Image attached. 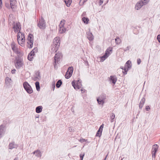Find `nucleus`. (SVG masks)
Listing matches in <instances>:
<instances>
[{"label": "nucleus", "instance_id": "nucleus-1", "mask_svg": "<svg viewBox=\"0 0 160 160\" xmlns=\"http://www.w3.org/2000/svg\"><path fill=\"white\" fill-rule=\"evenodd\" d=\"M60 44V38L59 37H56L54 38L53 44L52 45V51L53 52H56L58 49Z\"/></svg>", "mask_w": 160, "mask_h": 160}, {"label": "nucleus", "instance_id": "nucleus-2", "mask_svg": "<svg viewBox=\"0 0 160 160\" xmlns=\"http://www.w3.org/2000/svg\"><path fill=\"white\" fill-rule=\"evenodd\" d=\"M14 64L15 67L17 69L20 68L24 65L22 59L19 55L16 57L14 60Z\"/></svg>", "mask_w": 160, "mask_h": 160}, {"label": "nucleus", "instance_id": "nucleus-3", "mask_svg": "<svg viewBox=\"0 0 160 160\" xmlns=\"http://www.w3.org/2000/svg\"><path fill=\"white\" fill-rule=\"evenodd\" d=\"M17 41L18 44L21 46H22V44H23L25 42L24 34L23 33H22L20 31L18 33Z\"/></svg>", "mask_w": 160, "mask_h": 160}, {"label": "nucleus", "instance_id": "nucleus-4", "mask_svg": "<svg viewBox=\"0 0 160 160\" xmlns=\"http://www.w3.org/2000/svg\"><path fill=\"white\" fill-rule=\"evenodd\" d=\"M23 86L24 89L28 93L31 94L33 92V91L31 86L27 82L25 81L23 83Z\"/></svg>", "mask_w": 160, "mask_h": 160}, {"label": "nucleus", "instance_id": "nucleus-5", "mask_svg": "<svg viewBox=\"0 0 160 160\" xmlns=\"http://www.w3.org/2000/svg\"><path fill=\"white\" fill-rule=\"evenodd\" d=\"M27 40L28 42L27 47L31 48L32 47L33 43V36L32 34L29 33L28 35Z\"/></svg>", "mask_w": 160, "mask_h": 160}, {"label": "nucleus", "instance_id": "nucleus-6", "mask_svg": "<svg viewBox=\"0 0 160 160\" xmlns=\"http://www.w3.org/2000/svg\"><path fill=\"white\" fill-rule=\"evenodd\" d=\"M37 25L41 29L43 30L46 27V22L42 17L41 16L40 18L39 19Z\"/></svg>", "mask_w": 160, "mask_h": 160}, {"label": "nucleus", "instance_id": "nucleus-7", "mask_svg": "<svg viewBox=\"0 0 160 160\" xmlns=\"http://www.w3.org/2000/svg\"><path fill=\"white\" fill-rule=\"evenodd\" d=\"M72 85L75 89H79L82 86V81L80 79L76 81L74 80L72 81Z\"/></svg>", "mask_w": 160, "mask_h": 160}, {"label": "nucleus", "instance_id": "nucleus-8", "mask_svg": "<svg viewBox=\"0 0 160 160\" xmlns=\"http://www.w3.org/2000/svg\"><path fill=\"white\" fill-rule=\"evenodd\" d=\"M65 22V21L64 20H62L59 25V32L61 34L64 33L66 31V28L64 27Z\"/></svg>", "mask_w": 160, "mask_h": 160}, {"label": "nucleus", "instance_id": "nucleus-9", "mask_svg": "<svg viewBox=\"0 0 160 160\" xmlns=\"http://www.w3.org/2000/svg\"><path fill=\"white\" fill-rule=\"evenodd\" d=\"M61 55V53L60 52L57 53L54 57V67L55 68H56V66L57 64L59 63L60 59V57Z\"/></svg>", "mask_w": 160, "mask_h": 160}, {"label": "nucleus", "instance_id": "nucleus-10", "mask_svg": "<svg viewBox=\"0 0 160 160\" xmlns=\"http://www.w3.org/2000/svg\"><path fill=\"white\" fill-rule=\"evenodd\" d=\"M73 68L72 67H69L65 73V77L66 79L70 78L72 75Z\"/></svg>", "mask_w": 160, "mask_h": 160}, {"label": "nucleus", "instance_id": "nucleus-11", "mask_svg": "<svg viewBox=\"0 0 160 160\" xmlns=\"http://www.w3.org/2000/svg\"><path fill=\"white\" fill-rule=\"evenodd\" d=\"M18 145L15 143L14 142H11L9 143L8 145V148L12 149L13 148H17L18 147Z\"/></svg>", "mask_w": 160, "mask_h": 160}, {"label": "nucleus", "instance_id": "nucleus-12", "mask_svg": "<svg viewBox=\"0 0 160 160\" xmlns=\"http://www.w3.org/2000/svg\"><path fill=\"white\" fill-rule=\"evenodd\" d=\"M6 130V125L5 124H1L0 126V131L3 134H4Z\"/></svg>", "mask_w": 160, "mask_h": 160}, {"label": "nucleus", "instance_id": "nucleus-13", "mask_svg": "<svg viewBox=\"0 0 160 160\" xmlns=\"http://www.w3.org/2000/svg\"><path fill=\"white\" fill-rule=\"evenodd\" d=\"M117 80V78L115 75L111 76L109 78V80L111 81L112 83L115 84Z\"/></svg>", "mask_w": 160, "mask_h": 160}, {"label": "nucleus", "instance_id": "nucleus-14", "mask_svg": "<svg viewBox=\"0 0 160 160\" xmlns=\"http://www.w3.org/2000/svg\"><path fill=\"white\" fill-rule=\"evenodd\" d=\"M143 5L141 1L138 2L135 6V8L136 10L139 9Z\"/></svg>", "mask_w": 160, "mask_h": 160}, {"label": "nucleus", "instance_id": "nucleus-15", "mask_svg": "<svg viewBox=\"0 0 160 160\" xmlns=\"http://www.w3.org/2000/svg\"><path fill=\"white\" fill-rule=\"evenodd\" d=\"M87 38L90 41H92L93 39V36L90 32H87Z\"/></svg>", "mask_w": 160, "mask_h": 160}, {"label": "nucleus", "instance_id": "nucleus-16", "mask_svg": "<svg viewBox=\"0 0 160 160\" xmlns=\"http://www.w3.org/2000/svg\"><path fill=\"white\" fill-rule=\"evenodd\" d=\"M145 99L144 98V97H143V98H142L141 101H140L139 105V108L140 109H142V107L143 105L145 103Z\"/></svg>", "mask_w": 160, "mask_h": 160}, {"label": "nucleus", "instance_id": "nucleus-17", "mask_svg": "<svg viewBox=\"0 0 160 160\" xmlns=\"http://www.w3.org/2000/svg\"><path fill=\"white\" fill-rule=\"evenodd\" d=\"M35 77L34 80H40L41 78V76L40 72L39 71H38L35 72Z\"/></svg>", "mask_w": 160, "mask_h": 160}, {"label": "nucleus", "instance_id": "nucleus-18", "mask_svg": "<svg viewBox=\"0 0 160 160\" xmlns=\"http://www.w3.org/2000/svg\"><path fill=\"white\" fill-rule=\"evenodd\" d=\"M13 28H17V29H19V31H20L21 29V25L20 24V23H16L15 24L14 22H13Z\"/></svg>", "mask_w": 160, "mask_h": 160}, {"label": "nucleus", "instance_id": "nucleus-19", "mask_svg": "<svg viewBox=\"0 0 160 160\" xmlns=\"http://www.w3.org/2000/svg\"><path fill=\"white\" fill-rule=\"evenodd\" d=\"M12 81L11 79L8 77H7L5 79V84L6 85L8 86Z\"/></svg>", "mask_w": 160, "mask_h": 160}, {"label": "nucleus", "instance_id": "nucleus-20", "mask_svg": "<svg viewBox=\"0 0 160 160\" xmlns=\"http://www.w3.org/2000/svg\"><path fill=\"white\" fill-rule=\"evenodd\" d=\"M38 49L37 47L34 48L29 53V55L34 56L35 55V52H38Z\"/></svg>", "mask_w": 160, "mask_h": 160}, {"label": "nucleus", "instance_id": "nucleus-21", "mask_svg": "<svg viewBox=\"0 0 160 160\" xmlns=\"http://www.w3.org/2000/svg\"><path fill=\"white\" fill-rule=\"evenodd\" d=\"M42 107L41 106H39L37 107L36 108V112L37 113H40L42 112Z\"/></svg>", "mask_w": 160, "mask_h": 160}, {"label": "nucleus", "instance_id": "nucleus-22", "mask_svg": "<svg viewBox=\"0 0 160 160\" xmlns=\"http://www.w3.org/2000/svg\"><path fill=\"white\" fill-rule=\"evenodd\" d=\"M158 146L157 144H155L152 146V152H156L158 150Z\"/></svg>", "mask_w": 160, "mask_h": 160}, {"label": "nucleus", "instance_id": "nucleus-23", "mask_svg": "<svg viewBox=\"0 0 160 160\" xmlns=\"http://www.w3.org/2000/svg\"><path fill=\"white\" fill-rule=\"evenodd\" d=\"M108 54H107V53H105L104 54L103 56L100 57L101 58V61L103 62L108 57Z\"/></svg>", "mask_w": 160, "mask_h": 160}, {"label": "nucleus", "instance_id": "nucleus-24", "mask_svg": "<svg viewBox=\"0 0 160 160\" xmlns=\"http://www.w3.org/2000/svg\"><path fill=\"white\" fill-rule=\"evenodd\" d=\"M131 64V62L129 60H128L126 62L125 64V66H126V67H127V68L129 69L131 68L132 66Z\"/></svg>", "mask_w": 160, "mask_h": 160}, {"label": "nucleus", "instance_id": "nucleus-25", "mask_svg": "<svg viewBox=\"0 0 160 160\" xmlns=\"http://www.w3.org/2000/svg\"><path fill=\"white\" fill-rule=\"evenodd\" d=\"M5 7H7L8 9H10V8H12V9H13L14 8V7H12V6H14L11 5L10 4H9L8 2H7L5 1Z\"/></svg>", "mask_w": 160, "mask_h": 160}, {"label": "nucleus", "instance_id": "nucleus-26", "mask_svg": "<svg viewBox=\"0 0 160 160\" xmlns=\"http://www.w3.org/2000/svg\"><path fill=\"white\" fill-rule=\"evenodd\" d=\"M36 151L37 152H36L35 156L37 157L41 158L42 155V154L40 150L38 149Z\"/></svg>", "mask_w": 160, "mask_h": 160}, {"label": "nucleus", "instance_id": "nucleus-27", "mask_svg": "<svg viewBox=\"0 0 160 160\" xmlns=\"http://www.w3.org/2000/svg\"><path fill=\"white\" fill-rule=\"evenodd\" d=\"M64 0V2H65L66 6L68 7H69L70 6V5H71V4L72 0Z\"/></svg>", "mask_w": 160, "mask_h": 160}, {"label": "nucleus", "instance_id": "nucleus-28", "mask_svg": "<svg viewBox=\"0 0 160 160\" xmlns=\"http://www.w3.org/2000/svg\"><path fill=\"white\" fill-rule=\"evenodd\" d=\"M106 98V95L105 94L102 93L101 94L99 97L98 98H100L101 99L105 101Z\"/></svg>", "mask_w": 160, "mask_h": 160}, {"label": "nucleus", "instance_id": "nucleus-29", "mask_svg": "<svg viewBox=\"0 0 160 160\" xmlns=\"http://www.w3.org/2000/svg\"><path fill=\"white\" fill-rule=\"evenodd\" d=\"M82 20L84 23L86 24H88L89 22V20L88 18L83 17L82 18Z\"/></svg>", "mask_w": 160, "mask_h": 160}, {"label": "nucleus", "instance_id": "nucleus-30", "mask_svg": "<svg viewBox=\"0 0 160 160\" xmlns=\"http://www.w3.org/2000/svg\"><path fill=\"white\" fill-rule=\"evenodd\" d=\"M97 100L98 104L103 105L105 103V101L100 98H97Z\"/></svg>", "mask_w": 160, "mask_h": 160}, {"label": "nucleus", "instance_id": "nucleus-31", "mask_svg": "<svg viewBox=\"0 0 160 160\" xmlns=\"http://www.w3.org/2000/svg\"><path fill=\"white\" fill-rule=\"evenodd\" d=\"M62 84V82L61 80H58L56 83V87L57 88H58L60 87Z\"/></svg>", "mask_w": 160, "mask_h": 160}, {"label": "nucleus", "instance_id": "nucleus-32", "mask_svg": "<svg viewBox=\"0 0 160 160\" xmlns=\"http://www.w3.org/2000/svg\"><path fill=\"white\" fill-rule=\"evenodd\" d=\"M35 85L37 91H39L40 90V87L39 85V82L38 81H37L35 83Z\"/></svg>", "mask_w": 160, "mask_h": 160}, {"label": "nucleus", "instance_id": "nucleus-33", "mask_svg": "<svg viewBox=\"0 0 160 160\" xmlns=\"http://www.w3.org/2000/svg\"><path fill=\"white\" fill-rule=\"evenodd\" d=\"M11 48L14 52H15L16 51L18 50V49L15 46V44H12Z\"/></svg>", "mask_w": 160, "mask_h": 160}, {"label": "nucleus", "instance_id": "nucleus-34", "mask_svg": "<svg viewBox=\"0 0 160 160\" xmlns=\"http://www.w3.org/2000/svg\"><path fill=\"white\" fill-rule=\"evenodd\" d=\"M115 118V115L113 113H112L110 115V122H112L114 121V119Z\"/></svg>", "mask_w": 160, "mask_h": 160}, {"label": "nucleus", "instance_id": "nucleus-35", "mask_svg": "<svg viewBox=\"0 0 160 160\" xmlns=\"http://www.w3.org/2000/svg\"><path fill=\"white\" fill-rule=\"evenodd\" d=\"M112 48L110 47L107 49L105 53H107V54H108L109 55V54H110V52H112Z\"/></svg>", "mask_w": 160, "mask_h": 160}, {"label": "nucleus", "instance_id": "nucleus-36", "mask_svg": "<svg viewBox=\"0 0 160 160\" xmlns=\"http://www.w3.org/2000/svg\"><path fill=\"white\" fill-rule=\"evenodd\" d=\"M129 69L126 67V66H124V67L123 69V70H124V71H122V72L125 75L127 74V72L128 70Z\"/></svg>", "mask_w": 160, "mask_h": 160}, {"label": "nucleus", "instance_id": "nucleus-37", "mask_svg": "<svg viewBox=\"0 0 160 160\" xmlns=\"http://www.w3.org/2000/svg\"><path fill=\"white\" fill-rule=\"evenodd\" d=\"M115 41L116 44H119L121 42V39L118 37H116L115 39Z\"/></svg>", "mask_w": 160, "mask_h": 160}, {"label": "nucleus", "instance_id": "nucleus-38", "mask_svg": "<svg viewBox=\"0 0 160 160\" xmlns=\"http://www.w3.org/2000/svg\"><path fill=\"white\" fill-rule=\"evenodd\" d=\"M10 5L12 6H14L16 3V0H10Z\"/></svg>", "mask_w": 160, "mask_h": 160}, {"label": "nucleus", "instance_id": "nucleus-39", "mask_svg": "<svg viewBox=\"0 0 160 160\" xmlns=\"http://www.w3.org/2000/svg\"><path fill=\"white\" fill-rule=\"evenodd\" d=\"M149 0H141L142 3L143 5L146 4L149 2Z\"/></svg>", "mask_w": 160, "mask_h": 160}, {"label": "nucleus", "instance_id": "nucleus-40", "mask_svg": "<svg viewBox=\"0 0 160 160\" xmlns=\"http://www.w3.org/2000/svg\"><path fill=\"white\" fill-rule=\"evenodd\" d=\"M15 52L18 54L17 56H18V55H19L20 57L21 56H22L23 55L22 53H21L18 50H18L16 51Z\"/></svg>", "mask_w": 160, "mask_h": 160}, {"label": "nucleus", "instance_id": "nucleus-41", "mask_svg": "<svg viewBox=\"0 0 160 160\" xmlns=\"http://www.w3.org/2000/svg\"><path fill=\"white\" fill-rule=\"evenodd\" d=\"M102 133V132H100V131L98 130L95 136L96 137H100L101 136Z\"/></svg>", "mask_w": 160, "mask_h": 160}, {"label": "nucleus", "instance_id": "nucleus-42", "mask_svg": "<svg viewBox=\"0 0 160 160\" xmlns=\"http://www.w3.org/2000/svg\"><path fill=\"white\" fill-rule=\"evenodd\" d=\"M33 56L29 55V54L27 58L29 61H32V59L33 58Z\"/></svg>", "mask_w": 160, "mask_h": 160}, {"label": "nucleus", "instance_id": "nucleus-43", "mask_svg": "<svg viewBox=\"0 0 160 160\" xmlns=\"http://www.w3.org/2000/svg\"><path fill=\"white\" fill-rule=\"evenodd\" d=\"M85 153L84 152L83 154H80L79 156L80 158V160H83V158L84 156Z\"/></svg>", "mask_w": 160, "mask_h": 160}, {"label": "nucleus", "instance_id": "nucleus-44", "mask_svg": "<svg viewBox=\"0 0 160 160\" xmlns=\"http://www.w3.org/2000/svg\"><path fill=\"white\" fill-rule=\"evenodd\" d=\"M87 141V139H85L84 138H81L80 139L79 141L81 142L82 143L84 142Z\"/></svg>", "mask_w": 160, "mask_h": 160}, {"label": "nucleus", "instance_id": "nucleus-45", "mask_svg": "<svg viewBox=\"0 0 160 160\" xmlns=\"http://www.w3.org/2000/svg\"><path fill=\"white\" fill-rule=\"evenodd\" d=\"M141 62V60L140 58H138L137 59V63L138 65H139Z\"/></svg>", "mask_w": 160, "mask_h": 160}, {"label": "nucleus", "instance_id": "nucleus-46", "mask_svg": "<svg viewBox=\"0 0 160 160\" xmlns=\"http://www.w3.org/2000/svg\"><path fill=\"white\" fill-rule=\"evenodd\" d=\"M156 152H152V158H155L156 157Z\"/></svg>", "mask_w": 160, "mask_h": 160}, {"label": "nucleus", "instance_id": "nucleus-47", "mask_svg": "<svg viewBox=\"0 0 160 160\" xmlns=\"http://www.w3.org/2000/svg\"><path fill=\"white\" fill-rule=\"evenodd\" d=\"M150 109V107L149 106H147L145 107V109L146 111H148Z\"/></svg>", "mask_w": 160, "mask_h": 160}, {"label": "nucleus", "instance_id": "nucleus-48", "mask_svg": "<svg viewBox=\"0 0 160 160\" xmlns=\"http://www.w3.org/2000/svg\"><path fill=\"white\" fill-rule=\"evenodd\" d=\"M2 0H0V9L2 8Z\"/></svg>", "mask_w": 160, "mask_h": 160}, {"label": "nucleus", "instance_id": "nucleus-49", "mask_svg": "<svg viewBox=\"0 0 160 160\" xmlns=\"http://www.w3.org/2000/svg\"><path fill=\"white\" fill-rule=\"evenodd\" d=\"M157 39L158 42L160 43V35H158L157 37Z\"/></svg>", "mask_w": 160, "mask_h": 160}, {"label": "nucleus", "instance_id": "nucleus-50", "mask_svg": "<svg viewBox=\"0 0 160 160\" xmlns=\"http://www.w3.org/2000/svg\"><path fill=\"white\" fill-rule=\"evenodd\" d=\"M16 71V70L15 69H13L11 71V72L12 74H14L15 73V72Z\"/></svg>", "mask_w": 160, "mask_h": 160}, {"label": "nucleus", "instance_id": "nucleus-51", "mask_svg": "<svg viewBox=\"0 0 160 160\" xmlns=\"http://www.w3.org/2000/svg\"><path fill=\"white\" fill-rule=\"evenodd\" d=\"M69 130L70 132H73L74 131V129H72L71 128L69 127Z\"/></svg>", "mask_w": 160, "mask_h": 160}, {"label": "nucleus", "instance_id": "nucleus-52", "mask_svg": "<svg viewBox=\"0 0 160 160\" xmlns=\"http://www.w3.org/2000/svg\"><path fill=\"white\" fill-rule=\"evenodd\" d=\"M14 30V32H18V31L19 30V29H17V28H13Z\"/></svg>", "mask_w": 160, "mask_h": 160}, {"label": "nucleus", "instance_id": "nucleus-53", "mask_svg": "<svg viewBox=\"0 0 160 160\" xmlns=\"http://www.w3.org/2000/svg\"><path fill=\"white\" fill-rule=\"evenodd\" d=\"M55 85H52V90L53 91H54V89H55Z\"/></svg>", "mask_w": 160, "mask_h": 160}, {"label": "nucleus", "instance_id": "nucleus-54", "mask_svg": "<svg viewBox=\"0 0 160 160\" xmlns=\"http://www.w3.org/2000/svg\"><path fill=\"white\" fill-rule=\"evenodd\" d=\"M103 2V0H100L99 3L100 5H102Z\"/></svg>", "mask_w": 160, "mask_h": 160}, {"label": "nucleus", "instance_id": "nucleus-55", "mask_svg": "<svg viewBox=\"0 0 160 160\" xmlns=\"http://www.w3.org/2000/svg\"><path fill=\"white\" fill-rule=\"evenodd\" d=\"M85 89H81V91L82 93H84L85 92Z\"/></svg>", "mask_w": 160, "mask_h": 160}, {"label": "nucleus", "instance_id": "nucleus-56", "mask_svg": "<svg viewBox=\"0 0 160 160\" xmlns=\"http://www.w3.org/2000/svg\"><path fill=\"white\" fill-rule=\"evenodd\" d=\"M102 128H101L100 127H99L98 130V131H100V132H102Z\"/></svg>", "mask_w": 160, "mask_h": 160}, {"label": "nucleus", "instance_id": "nucleus-57", "mask_svg": "<svg viewBox=\"0 0 160 160\" xmlns=\"http://www.w3.org/2000/svg\"><path fill=\"white\" fill-rule=\"evenodd\" d=\"M39 117V116L38 115H37V116H35V118L38 119Z\"/></svg>", "mask_w": 160, "mask_h": 160}, {"label": "nucleus", "instance_id": "nucleus-58", "mask_svg": "<svg viewBox=\"0 0 160 160\" xmlns=\"http://www.w3.org/2000/svg\"><path fill=\"white\" fill-rule=\"evenodd\" d=\"M104 124H102V125H101L100 127L101 128H102V129H103V128Z\"/></svg>", "mask_w": 160, "mask_h": 160}, {"label": "nucleus", "instance_id": "nucleus-59", "mask_svg": "<svg viewBox=\"0 0 160 160\" xmlns=\"http://www.w3.org/2000/svg\"><path fill=\"white\" fill-rule=\"evenodd\" d=\"M129 50L128 47H127V48L126 49H124V51H126L127 50Z\"/></svg>", "mask_w": 160, "mask_h": 160}, {"label": "nucleus", "instance_id": "nucleus-60", "mask_svg": "<svg viewBox=\"0 0 160 160\" xmlns=\"http://www.w3.org/2000/svg\"><path fill=\"white\" fill-rule=\"evenodd\" d=\"M36 152H37V151H36V150H35L32 153L34 154H36Z\"/></svg>", "mask_w": 160, "mask_h": 160}, {"label": "nucleus", "instance_id": "nucleus-61", "mask_svg": "<svg viewBox=\"0 0 160 160\" xmlns=\"http://www.w3.org/2000/svg\"><path fill=\"white\" fill-rule=\"evenodd\" d=\"M109 153V152H108V153L106 155V157H105V158H106L107 159V157H108V154Z\"/></svg>", "mask_w": 160, "mask_h": 160}, {"label": "nucleus", "instance_id": "nucleus-62", "mask_svg": "<svg viewBox=\"0 0 160 160\" xmlns=\"http://www.w3.org/2000/svg\"><path fill=\"white\" fill-rule=\"evenodd\" d=\"M35 120L37 122H38L39 121V119H37V118H35Z\"/></svg>", "mask_w": 160, "mask_h": 160}, {"label": "nucleus", "instance_id": "nucleus-63", "mask_svg": "<svg viewBox=\"0 0 160 160\" xmlns=\"http://www.w3.org/2000/svg\"><path fill=\"white\" fill-rule=\"evenodd\" d=\"M14 160H18V158H15L14 159Z\"/></svg>", "mask_w": 160, "mask_h": 160}, {"label": "nucleus", "instance_id": "nucleus-64", "mask_svg": "<svg viewBox=\"0 0 160 160\" xmlns=\"http://www.w3.org/2000/svg\"><path fill=\"white\" fill-rule=\"evenodd\" d=\"M123 68H124V67H122V66H121L120 67V68L122 69V70L123 69Z\"/></svg>", "mask_w": 160, "mask_h": 160}]
</instances>
